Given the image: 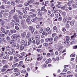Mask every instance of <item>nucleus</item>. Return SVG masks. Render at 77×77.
<instances>
[{
    "label": "nucleus",
    "instance_id": "1",
    "mask_svg": "<svg viewBox=\"0 0 77 77\" xmlns=\"http://www.w3.org/2000/svg\"><path fill=\"white\" fill-rule=\"evenodd\" d=\"M28 29L29 31L31 32L32 34L33 33V32H34V31H35V28H34L32 26H30L29 27Z\"/></svg>",
    "mask_w": 77,
    "mask_h": 77
},
{
    "label": "nucleus",
    "instance_id": "2",
    "mask_svg": "<svg viewBox=\"0 0 77 77\" xmlns=\"http://www.w3.org/2000/svg\"><path fill=\"white\" fill-rule=\"evenodd\" d=\"M11 38L14 41H16L17 39V35L15 34H14L11 36Z\"/></svg>",
    "mask_w": 77,
    "mask_h": 77
},
{
    "label": "nucleus",
    "instance_id": "3",
    "mask_svg": "<svg viewBox=\"0 0 77 77\" xmlns=\"http://www.w3.org/2000/svg\"><path fill=\"white\" fill-rule=\"evenodd\" d=\"M12 17H11V15H10L8 16V17H6L4 19V20L5 21H7V22H8V21H9L11 20Z\"/></svg>",
    "mask_w": 77,
    "mask_h": 77
},
{
    "label": "nucleus",
    "instance_id": "4",
    "mask_svg": "<svg viewBox=\"0 0 77 77\" xmlns=\"http://www.w3.org/2000/svg\"><path fill=\"white\" fill-rule=\"evenodd\" d=\"M16 32V30L15 29H13L10 31L9 33V35H11L12 33H15Z\"/></svg>",
    "mask_w": 77,
    "mask_h": 77
},
{
    "label": "nucleus",
    "instance_id": "5",
    "mask_svg": "<svg viewBox=\"0 0 77 77\" xmlns=\"http://www.w3.org/2000/svg\"><path fill=\"white\" fill-rule=\"evenodd\" d=\"M26 32H23L21 33V36L23 38H24L26 37Z\"/></svg>",
    "mask_w": 77,
    "mask_h": 77
},
{
    "label": "nucleus",
    "instance_id": "6",
    "mask_svg": "<svg viewBox=\"0 0 77 77\" xmlns=\"http://www.w3.org/2000/svg\"><path fill=\"white\" fill-rule=\"evenodd\" d=\"M13 55V56H15L17 54H18V51H12Z\"/></svg>",
    "mask_w": 77,
    "mask_h": 77
},
{
    "label": "nucleus",
    "instance_id": "7",
    "mask_svg": "<svg viewBox=\"0 0 77 77\" xmlns=\"http://www.w3.org/2000/svg\"><path fill=\"white\" fill-rule=\"evenodd\" d=\"M6 39L7 41H8L9 42H11V37L9 36H7L6 38Z\"/></svg>",
    "mask_w": 77,
    "mask_h": 77
},
{
    "label": "nucleus",
    "instance_id": "8",
    "mask_svg": "<svg viewBox=\"0 0 77 77\" xmlns=\"http://www.w3.org/2000/svg\"><path fill=\"white\" fill-rule=\"evenodd\" d=\"M41 12H42V13L43 14H44L45 12H46L47 11V10L46 9H42L40 10Z\"/></svg>",
    "mask_w": 77,
    "mask_h": 77
},
{
    "label": "nucleus",
    "instance_id": "9",
    "mask_svg": "<svg viewBox=\"0 0 77 77\" xmlns=\"http://www.w3.org/2000/svg\"><path fill=\"white\" fill-rule=\"evenodd\" d=\"M9 57V55L8 54L6 55V56L4 57L3 58L5 59H8Z\"/></svg>",
    "mask_w": 77,
    "mask_h": 77
},
{
    "label": "nucleus",
    "instance_id": "10",
    "mask_svg": "<svg viewBox=\"0 0 77 77\" xmlns=\"http://www.w3.org/2000/svg\"><path fill=\"white\" fill-rule=\"evenodd\" d=\"M35 38L36 40H39L40 39V36L39 35H36Z\"/></svg>",
    "mask_w": 77,
    "mask_h": 77
},
{
    "label": "nucleus",
    "instance_id": "11",
    "mask_svg": "<svg viewBox=\"0 0 77 77\" xmlns=\"http://www.w3.org/2000/svg\"><path fill=\"white\" fill-rule=\"evenodd\" d=\"M1 31H2V32L4 33H6V32L5 31V29H4V28H3V27H2L1 28Z\"/></svg>",
    "mask_w": 77,
    "mask_h": 77
},
{
    "label": "nucleus",
    "instance_id": "12",
    "mask_svg": "<svg viewBox=\"0 0 77 77\" xmlns=\"http://www.w3.org/2000/svg\"><path fill=\"white\" fill-rule=\"evenodd\" d=\"M6 50L7 51H10V50H11V48H10L9 46H8L6 48Z\"/></svg>",
    "mask_w": 77,
    "mask_h": 77
},
{
    "label": "nucleus",
    "instance_id": "13",
    "mask_svg": "<svg viewBox=\"0 0 77 77\" xmlns=\"http://www.w3.org/2000/svg\"><path fill=\"white\" fill-rule=\"evenodd\" d=\"M59 39V37L56 36L54 38V41H57V40Z\"/></svg>",
    "mask_w": 77,
    "mask_h": 77
},
{
    "label": "nucleus",
    "instance_id": "14",
    "mask_svg": "<svg viewBox=\"0 0 77 77\" xmlns=\"http://www.w3.org/2000/svg\"><path fill=\"white\" fill-rule=\"evenodd\" d=\"M25 43V41L24 40H22L20 42V44L21 45H24Z\"/></svg>",
    "mask_w": 77,
    "mask_h": 77
},
{
    "label": "nucleus",
    "instance_id": "15",
    "mask_svg": "<svg viewBox=\"0 0 77 77\" xmlns=\"http://www.w3.org/2000/svg\"><path fill=\"white\" fill-rule=\"evenodd\" d=\"M30 36V33H28L27 34L26 37V39H29V38Z\"/></svg>",
    "mask_w": 77,
    "mask_h": 77
},
{
    "label": "nucleus",
    "instance_id": "16",
    "mask_svg": "<svg viewBox=\"0 0 77 77\" xmlns=\"http://www.w3.org/2000/svg\"><path fill=\"white\" fill-rule=\"evenodd\" d=\"M9 67V66L8 65H4V66L3 67V68L5 69V68H8Z\"/></svg>",
    "mask_w": 77,
    "mask_h": 77
},
{
    "label": "nucleus",
    "instance_id": "17",
    "mask_svg": "<svg viewBox=\"0 0 77 77\" xmlns=\"http://www.w3.org/2000/svg\"><path fill=\"white\" fill-rule=\"evenodd\" d=\"M46 42H48V41H50V38H48L45 39Z\"/></svg>",
    "mask_w": 77,
    "mask_h": 77
},
{
    "label": "nucleus",
    "instance_id": "18",
    "mask_svg": "<svg viewBox=\"0 0 77 77\" xmlns=\"http://www.w3.org/2000/svg\"><path fill=\"white\" fill-rule=\"evenodd\" d=\"M25 22V20L24 19H22L21 20V23L22 24H23Z\"/></svg>",
    "mask_w": 77,
    "mask_h": 77
},
{
    "label": "nucleus",
    "instance_id": "19",
    "mask_svg": "<svg viewBox=\"0 0 77 77\" xmlns=\"http://www.w3.org/2000/svg\"><path fill=\"white\" fill-rule=\"evenodd\" d=\"M36 44H37V45H39L40 44V41L39 40H36Z\"/></svg>",
    "mask_w": 77,
    "mask_h": 77
},
{
    "label": "nucleus",
    "instance_id": "20",
    "mask_svg": "<svg viewBox=\"0 0 77 77\" xmlns=\"http://www.w3.org/2000/svg\"><path fill=\"white\" fill-rule=\"evenodd\" d=\"M64 43L65 44H68L69 43V41L66 40L64 42Z\"/></svg>",
    "mask_w": 77,
    "mask_h": 77
},
{
    "label": "nucleus",
    "instance_id": "21",
    "mask_svg": "<svg viewBox=\"0 0 77 77\" xmlns=\"http://www.w3.org/2000/svg\"><path fill=\"white\" fill-rule=\"evenodd\" d=\"M13 18L14 19H15V20H16V19H17V18H18V16L15 15L13 16Z\"/></svg>",
    "mask_w": 77,
    "mask_h": 77
},
{
    "label": "nucleus",
    "instance_id": "22",
    "mask_svg": "<svg viewBox=\"0 0 77 77\" xmlns=\"http://www.w3.org/2000/svg\"><path fill=\"white\" fill-rule=\"evenodd\" d=\"M20 75V72H17L14 73L15 75L16 76H18V75Z\"/></svg>",
    "mask_w": 77,
    "mask_h": 77
},
{
    "label": "nucleus",
    "instance_id": "23",
    "mask_svg": "<svg viewBox=\"0 0 77 77\" xmlns=\"http://www.w3.org/2000/svg\"><path fill=\"white\" fill-rule=\"evenodd\" d=\"M68 20V19L66 18H65L63 19V21L64 23H66L67 20Z\"/></svg>",
    "mask_w": 77,
    "mask_h": 77
},
{
    "label": "nucleus",
    "instance_id": "24",
    "mask_svg": "<svg viewBox=\"0 0 77 77\" xmlns=\"http://www.w3.org/2000/svg\"><path fill=\"white\" fill-rule=\"evenodd\" d=\"M57 8H60L62 7V6L60 4H58L57 5Z\"/></svg>",
    "mask_w": 77,
    "mask_h": 77
},
{
    "label": "nucleus",
    "instance_id": "25",
    "mask_svg": "<svg viewBox=\"0 0 77 77\" xmlns=\"http://www.w3.org/2000/svg\"><path fill=\"white\" fill-rule=\"evenodd\" d=\"M69 25L68 23V21H67V23H66V27L67 28H69Z\"/></svg>",
    "mask_w": 77,
    "mask_h": 77
},
{
    "label": "nucleus",
    "instance_id": "26",
    "mask_svg": "<svg viewBox=\"0 0 77 77\" xmlns=\"http://www.w3.org/2000/svg\"><path fill=\"white\" fill-rule=\"evenodd\" d=\"M70 37L69 36H66V40H69L70 39Z\"/></svg>",
    "mask_w": 77,
    "mask_h": 77
},
{
    "label": "nucleus",
    "instance_id": "27",
    "mask_svg": "<svg viewBox=\"0 0 77 77\" xmlns=\"http://www.w3.org/2000/svg\"><path fill=\"white\" fill-rule=\"evenodd\" d=\"M11 5L13 6H15V3L14 1H12L11 2Z\"/></svg>",
    "mask_w": 77,
    "mask_h": 77
},
{
    "label": "nucleus",
    "instance_id": "28",
    "mask_svg": "<svg viewBox=\"0 0 77 77\" xmlns=\"http://www.w3.org/2000/svg\"><path fill=\"white\" fill-rule=\"evenodd\" d=\"M17 65H18V63H17L16 64H15L13 65L12 66L13 68H15V67L17 66Z\"/></svg>",
    "mask_w": 77,
    "mask_h": 77
},
{
    "label": "nucleus",
    "instance_id": "29",
    "mask_svg": "<svg viewBox=\"0 0 77 77\" xmlns=\"http://www.w3.org/2000/svg\"><path fill=\"white\" fill-rule=\"evenodd\" d=\"M42 59V56H41L40 57L37 58V60H41Z\"/></svg>",
    "mask_w": 77,
    "mask_h": 77
},
{
    "label": "nucleus",
    "instance_id": "30",
    "mask_svg": "<svg viewBox=\"0 0 77 77\" xmlns=\"http://www.w3.org/2000/svg\"><path fill=\"white\" fill-rule=\"evenodd\" d=\"M26 72V71L25 70H23L21 71V73H23V74H24Z\"/></svg>",
    "mask_w": 77,
    "mask_h": 77
},
{
    "label": "nucleus",
    "instance_id": "31",
    "mask_svg": "<svg viewBox=\"0 0 77 77\" xmlns=\"http://www.w3.org/2000/svg\"><path fill=\"white\" fill-rule=\"evenodd\" d=\"M30 20V17H28L27 18V19H26V21L27 22L29 21Z\"/></svg>",
    "mask_w": 77,
    "mask_h": 77
},
{
    "label": "nucleus",
    "instance_id": "32",
    "mask_svg": "<svg viewBox=\"0 0 77 77\" xmlns=\"http://www.w3.org/2000/svg\"><path fill=\"white\" fill-rule=\"evenodd\" d=\"M12 47H16V43H13L12 45Z\"/></svg>",
    "mask_w": 77,
    "mask_h": 77
},
{
    "label": "nucleus",
    "instance_id": "33",
    "mask_svg": "<svg viewBox=\"0 0 77 77\" xmlns=\"http://www.w3.org/2000/svg\"><path fill=\"white\" fill-rule=\"evenodd\" d=\"M59 17V15L58 14H56L55 15V18H57Z\"/></svg>",
    "mask_w": 77,
    "mask_h": 77
},
{
    "label": "nucleus",
    "instance_id": "34",
    "mask_svg": "<svg viewBox=\"0 0 77 77\" xmlns=\"http://www.w3.org/2000/svg\"><path fill=\"white\" fill-rule=\"evenodd\" d=\"M9 30H7L6 31V33L5 32V35H8H8H9Z\"/></svg>",
    "mask_w": 77,
    "mask_h": 77
},
{
    "label": "nucleus",
    "instance_id": "35",
    "mask_svg": "<svg viewBox=\"0 0 77 77\" xmlns=\"http://www.w3.org/2000/svg\"><path fill=\"white\" fill-rule=\"evenodd\" d=\"M62 19V17H61V16H60L58 18V21H61Z\"/></svg>",
    "mask_w": 77,
    "mask_h": 77
},
{
    "label": "nucleus",
    "instance_id": "36",
    "mask_svg": "<svg viewBox=\"0 0 77 77\" xmlns=\"http://www.w3.org/2000/svg\"><path fill=\"white\" fill-rule=\"evenodd\" d=\"M14 72H18V69L17 68H15L14 69Z\"/></svg>",
    "mask_w": 77,
    "mask_h": 77
},
{
    "label": "nucleus",
    "instance_id": "37",
    "mask_svg": "<svg viewBox=\"0 0 77 77\" xmlns=\"http://www.w3.org/2000/svg\"><path fill=\"white\" fill-rule=\"evenodd\" d=\"M34 2H35V0H32V1H28V3H32Z\"/></svg>",
    "mask_w": 77,
    "mask_h": 77
},
{
    "label": "nucleus",
    "instance_id": "38",
    "mask_svg": "<svg viewBox=\"0 0 77 77\" xmlns=\"http://www.w3.org/2000/svg\"><path fill=\"white\" fill-rule=\"evenodd\" d=\"M30 16L31 17H32V18H34V17H35V16H36V15L35 14H33L31 15Z\"/></svg>",
    "mask_w": 77,
    "mask_h": 77
},
{
    "label": "nucleus",
    "instance_id": "39",
    "mask_svg": "<svg viewBox=\"0 0 77 77\" xmlns=\"http://www.w3.org/2000/svg\"><path fill=\"white\" fill-rule=\"evenodd\" d=\"M5 36V35L3 34H2L1 33V34H0V36L1 37H3Z\"/></svg>",
    "mask_w": 77,
    "mask_h": 77
},
{
    "label": "nucleus",
    "instance_id": "40",
    "mask_svg": "<svg viewBox=\"0 0 77 77\" xmlns=\"http://www.w3.org/2000/svg\"><path fill=\"white\" fill-rule=\"evenodd\" d=\"M53 41V38L51 37L50 38H49V42H52Z\"/></svg>",
    "mask_w": 77,
    "mask_h": 77
},
{
    "label": "nucleus",
    "instance_id": "41",
    "mask_svg": "<svg viewBox=\"0 0 77 77\" xmlns=\"http://www.w3.org/2000/svg\"><path fill=\"white\" fill-rule=\"evenodd\" d=\"M16 48H17V49H18V48H20V45L18 44H17V46H16Z\"/></svg>",
    "mask_w": 77,
    "mask_h": 77
},
{
    "label": "nucleus",
    "instance_id": "42",
    "mask_svg": "<svg viewBox=\"0 0 77 77\" xmlns=\"http://www.w3.org/2000/svg\"><path fill=\"white\" fill-rule=\"evenodd\" d=\"M20 50H23L24 49V46L23 45L20 46Z\"/></svg>",
    "mask_w": 77,
    "mask_h": 77
},
{
    "label": "nucleus",
    "instance_id": "43",
    "mask_svg": "<svg viewBox=\"0 0 77 77\" xmlns=\"http://www.w3.org/2000/svg\"><path fill=\"white\" fill-rule=\"evenodd\" d=\"M21 54L22 56H24L26 55V53L25 52H23Z\"/></svg>",
    "mask_w": 77,
    "mask_h": 77
},
{
    "label": "nucleus",
    "instance_id": "44",
    "mask_svg": "<svg viewBox=\"0 0 77 77\" xmlns=\"http://www.w3.org/2000/svg\"><path fill=\"white\" fill-rule=\"evenodd\" d=\"M40 27H41V26L39 25H37L36 27L37 29H39Z\"/></svg>",
    "mask_w": 77,
    "mask_h": 77
},
{
    "label": "nucleus",
    "instance_id": "45",
    "mask_svg": "<svg viewBox=\"0 0 77 77\" xmlns=\"http://www.w3.org/2000/svg\"><path fill=\"white\" fill-rule=\"evenodd\" d=\"M43 45H44V46H45V47H47V46H48V44H47V43H45L43 44Z\"/></svg>",
    "mask_w": 77,
    "mask_h": 77
},
{
    "label": "nucleus",
    "instance_id": "46",
    "mask_svg": "<svg viewBox=\"0 0 77 77\" xmlns=\"http://www.w3.org/2000/svg\"><path fill=\"white\" fill-rule=\"evenodd\" d=\"M15 20L17 23H19V22H20V19H19L18 18H17Z\"/></svg>",
    "mask_w": 77,
    "mask_h": 77
},
{
    "label": "nucleus",
    "instance_id": "47",
    "mask_svg": "<svg viewBox=\"0 0 77 77\" xmlns=\"http://www.w3.org/2000/svg\"><path fill=\"white\" fill-rule=\"evenodd\" d=\"M15 29H16L17 30H19V27L18 26H15Z\"/></svg>",
    "mask_w": 77,
    "mask_h": 77
},
{
    "label": "nucleus",
    "instance_id": "48",
    "mask_svg": "<svg viewBox=\"0 0 77 77\" xmlns=\"http://www.w3.org/2000/svg\"><path fill=\"white\" fill-rule=\"evenodd\" d=\"M38 15H40V16H42V13H41L40 11H39L38 12Z\"/></svg>",
    "mask_w": 77,
    "mask_h": 77
},
{
    "label": "nucleus",
    "instance_id": "49",
    "mask_svg": "<svg viewBox=\"0 0 77 77\" xmlns=\"http://www.w3.org/2000/svg\"><path fill=\"white\" fill-rule=\"evenodd\" d=\"M71 26H73L74 24V23L73 22H71L70 23Z\"/></svg>",
    "mask_w": 77,
    "mask_h": 77
},
{
    "label": "nucleus",
    "instance_id": "50",
    "mask_svg": "<svg viewBox=\"0 0 77 77\" xmlns=\"http://www.w3.org/2000/svg\"><path fill=\"white\" fill-rule=\"evenodd\" d=\"M27 42H25V43L24 44V47H27Z\"/></svg>",
    "mask_w": 77,
    "mask_h": 77
},
{
    "label": "nucleus",
    "instance_id": "51",
    "mask_svg": "<svg viewBox=\"0 0 77 77\" xmlns=\"http://www.w3.org/2000/svg\"><path fill=\"white\" fill-rule=\"evenodd\" d=\"M3 53L2 52H1L0 55V57H3Z\"/></svg>",
    "mask_w": 77,
    "mask_h": 77
},
{
    "label": "nucleus",
    "instance_id": "52",
    "mask_svg": "<svg viewBox=\"0 0 77 77\" xmlns=\"http://www.w3.org/2000/svg\"><path fill=\"white\" fill-rule=\"evenodd\" d=\"M38 33V31L37 30L34 33V35H37Z\"/></svg>",
    "mask_w": 77,
    "mask_h": 77
},
{
    "label": "nucleus",
    "instance_id": "53",
    "mask_svg": "<svg viewBox=\"0 0 77 77\" xmlns=\"http://www.w3.org/2000/svg\"><path fill=\"white\" fill-rule=\"evenodd\" d=\"M62 30L63 32H65L66 31V29L65 28H63Z\"/></svg>",
    "mask_w": 77,
    "mask_h": 77
},
{
    "label": "nucleus",
    "instance_id": "54",
    "mask_svg": "<svg viewBox=\"0 0 77 77\" xmlns=\"http://www.w3.org/2000/svg\"><path fill=\"white\" fill-rule=\"evenodd\" d=\"M70 57H75V54H72L70 55Z\"/></svg>",
    "mask_w": 77,
    "mask_h": 77
},
{
    "label": "nucleus",
    "instance_id": "55",
    "mask_svg": "<svg viewBox=\"0 0 77 77\" xmlns=\"http://www.w3.org/2000/svg\"><path fill=\"white\" fill-rule=\"evenodd\" d=\"M57 12L58 14H60V13H61V12H62V11L60 10H58L57 11Z\"/></svg>",
    "mask_w": 77,
    "mask_h": 77
},
{
    "label": "nucleus",
    "instance_id": "56",
    "mask_svg": "<svg viewBox=\"0 0 77 77\" xmlns=\"http://www.w3.org/2000/svg\"><path fill=\"white\" fill-rule=\"evenodd\" d=\"M50 30V28L49 27H48L46 28V31L47 32H48L49 30Z\"/></svg>",
    "mask_w": 77,
    "mask_h": 77
},
{
    "label": "nucleus",
    "instance_id": "57",
    "mask_svg": "<svg viewBox=\"0 0 77 77\" xmlns=\"http://www.w3.org/2000/svg\"><path fill=\"white\" fill-rule=\"evenodd\" d=\"M5 28L7 29H10V27L8 26H5Z\"/></svg>",
    "mask_w": 77,
    "mask_h": 77
},
{
    "label": "nucleus",
    "instance_id": "58",
    "mask_svg": "<svg viewBox=\"0 0 77 77\" xmlns=\"http://www.w3.org/2000/svg\"><path fill=\"white\" fill-rule=\"evenodd\" d=\"M41 38H43V39H45V36L44 35H41Z\"/></svg>",
    "mask_w": 77,
    "mask_h": 77
},
{
    "label": "nucleus",
    "instance_id": "59",
    "mask_svg": "<svg viewBox=\"0 0 77 77\" xmlns=\"http://www.w3.org/2000/svg\"><path fill=\"white\" fill-rule=\"evenodd\" d=\"M72 36L74 37V38H75V37H76V34H75V32L74 35H73Z\"/></svg>",
    "mask_w": 77,
    "mask_h": 77
},
{
    "label": "nucleus",
    "instance_id": "60",
    "mask_svg": "<svg viewBox=\"0 0 77 77\" xmlns=\"http://www.w3.org/2000/svg\"><path fill=\"white\" fill-rule=\"evenodd\" d=\"M8 54L9 55H12V51H10L8 52Z\"/></svg>",
    "mask_w": 77,
    "mask_h": 77
},
{
    "label": "nucleus",
    "instance_id": "61",
    "mask_svg": "<svg viewBox=\"0 0 77 77\" xmlns=\"http://www.w3.org/2000/svg\"><path fill=\"white\" fill-rule=\"evenodd\" d=\"M51 54H50V53H48L47 54V56L48 57H50V55Z\"/></svg>",
    "mask_w": 77,
    "mask_h": 77
},
{
    "label": "nucleus",
    "instance_id": "62",
    "mask_svg": "<svg viewBox=\"0 0 77 77\" xmlns=\"http://www.w3.org/2000/svg\"><path fill=\"white\" fill-rule=\"evenodd\" d=\"M48 60L49 61V63H51V59L49 58L48 59Z\"/></svg>",
    "mask_w": 77,
    "mask_h": 77
},
{
    "label": "nucleus",
    "instance_id": "63",
    "mask_svg": "<svg viewBox=\"0 0 77 77\" xmlns=\"http://www.w3.org/2000/svg\"><path fill=\"white\" fill-rule=\"evenodd\" d=\"M23 12L24 13V14H27V11H26V10H23Z\"/></svg>",
    "mask_w": 77,
    "mask_h": 77
},
{
    "label": "nucleus",
    "instance_id": "64",
    "mask_svg": "<svg viewBox=\"0 0 77 77\" xmlns=\"http://www.w3.org/2000/svg\"><path fill=\"white\" fill-rule=\"evenodd\" d=\"M35 5H39V2H37L35 3Z\"/></svg>",
    "mask_w": 77,
    "mask_h": 77
}]
</instances>
